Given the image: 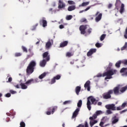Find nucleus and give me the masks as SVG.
<instances>
[{
	"mask_svg": "<svg viewBox=\"0 0 127 127\" xmlns=\"http://www.w3.org/2000/svg\"><path fill=\"white\" fill-rule=\"evenodd\" d=\"M126 90H127V86L123 87V85H121V88L120 89V91L121 93H125L126 92Z\"/></svg>",
	"mask_w": 127,
	"mask_h": 127,
	"instance_id": "19",
	"label": "nucleus"
},
{
	"mask_svg": "<svg viewBox=\"0 0 127 127\" xmlns=\"http://www.w3.org/2000/svg\"><path fill=\"white\" fill-rule=\"evenodd\" d=\"M77 107L78 108L74 111V112H80V109L82 107V100H80L78 101L77 103Z\"/></svg>",
	"mask_w": 127,
	"mask_h": 127,
	"instance_id": "15",
	"label": "nucleus"
},
{
	"mask_svg": "<svg viewBox=\"0 0 127 127\" xmlns=\"http://www.w3.org/2000/svg\"><path fill=\"white\" fill-rule=\"evenodd\" d=\"M112 95H113V90H109L102 94V98L104 100H109L112 99Z\"/></svg>",
	"mask_w": 127,
	"mask_h": 127,
	"instance_id": "5",
	"label": "nucleus"
},
{
	"mask_svg": "<svg viewBox=\"0 0 127 127\" xmlns=\"http://www.w3.org/2000/svg\"><path fill=\"white\" fill-rule=\"evenodd\" d=\"M121 64H122V62L121 61H118L116 64H115L116 67H117V68H120L121 67Z\"/></svg>",
	"mask_w": 127,
	"mask_h": 127,
	"instance_id": "33",
	"label": "nucleus"
},
{
	"mask_svg": "<svg viewBox=\"0 0 127 127\" xmlns=\"http://www.w3.org/2000/svg\"><path fill=\"white\" fill-rule=\"evenodd\" d=\"M39 82V80H38V78H31L30 79L28 80L25 84L27 85V86H28L29 85H31L32 84H34V83H38Z\"/></svg>",
	"mask_w": 127,
	"mask_h": 127,
	"instance_id": "7",
	"label": "nucleus"
},
{
	"mask_svg": "<svg viewBox=\"0 0 127 127\" xmlns=\"http://www.w3.org/2000/svg\"><path fill=\"white\" fill-rule=\"evenodd\" d=\"M69 104H71V101L70 100L65 101L63 103V105H68Z\"/></svg>",
	"mask_w": 127,
	"mask_h": 127,
	"instance_id": "41",
	"label": "nucleus"
},
{
	"mask_svg": "<svg viewBox=\"0 0 127 127\" xmlns=\"http://www.w3.org/2000/svg\"><path fill=\"white\" fill-rule=\"evenodd\" d=\"M106 36H107V35L103 34H102L100 38V41H103V40H104V39H105V38H106Z\"/></svg>",
	"mask_w": 127,
	"mask_h": 127,
	"instance_id": "31",
	"label": "nucleus"
},
{
	"mask_svg": "<svg viewBox=\"0 0 127 127\" xmlns=\"http://www.w3.org/2000/svg\"><path fill=\"white\" fill-rule=\"evenodd\" d=\"M127 42H126L124 46L121 48V50H122L123 51V50H126V49H127Z\"/></svg>",
	"mask_w": 127,
	"mask_h": 127,
	"instance_id": "36",
	"label": "nucleus"
},
{
	"mask_svg": "<svg viewBox=\"0 0 127 127\" xmlns=\"http://www.w3.org/2000/svg\"><path fill=\"white\" fill-rule=\"evenodd\" d=\"M68 45V41H64L60 44V47L61 48H63V47H65Z\"/></svg>",
	"mask_w": 127,
	"mask_h": 127,
	"instance_id": "17",
	"label": "nucleus"
},
{
	"mask_svg": "<svg viewBox=\"0 0 127 127\" xmlns=\"http://www.w3.org/2000/svg\"><path fill=\"white\" fill-rule=\"evenodd\" d=\"M95 16H96L95 18L96 22H99L100 20L102 19V16H103V14L102 13H100V12L97 11L95 14Z\"/></svg>",
	"mask_w": 127,
	"mask_h": 127,
	"instance_id": "8",
	"label": "nucleus"
},
{
	"mask_svg": "<svg viewBox=\"0 0 127 127\" xmlns=\"http://www.w3.org/2000/svg\"><path fill=\"white\" fill-rule=\"evenodd\" d=\"M46 115H51V112H47Z\"/></svg>",
	"mask_w": 127,
	"mask_h": 127,
	"instance_id": "62",
	"label": "nucleus"
},
{
	"mask_svg": "<svg viewBox=\"0 0 127 127\" xmlns=\"http://www.w3.org/2000/svg\"><path fill=\"white\" fill-rule=\"evenodd\" d=\"M78 112H74L72 114V119H75L77 116H78Z\"/></svg>",
	"mask_w": 127,
	"mask_h": 127,
	"instance_id": "34",
	"label": "nucleus"
},
{
	"mask_svg": "<svg viewBox=\"0 0 127 127\" xmlns=\"http://www.w3.org/2000/svg\"><path fill=\"white\" fill-rule=\"evenodd\" d=\"M90 8H91V6H89L87 7L84 10V11H87L89 10V9H90Z\"/></svg>",
	"mask_w": 127,
	"mask_h": 127,
	"instance_id": "55",
	"label": "nucleus"
},
{
	"mask_svg": "<svg viewBox=\"0 0 127 127\" xmlns=\"http://www.w3.org/2000/svg\"><path fill=\"white\" fill-rule=\"evenodd\" d=\"M59 28H60V29H63V28H64V25H60L59 26Z\"/></svg>",
	"mask_w": 127,
	"mask_h": 127,
	"instance_id": "54",
	"label": "nucleus"
},
{
	"mask_svg": "<svg viewBox=\"0 0 127 127\" xmlns=\"http://www.w3.org/2000/svg\"><path fill=\"white\" fill-rule=\"evenodd\" d=\"M86 29H87V25H82L80 26L79 30L81 34H85Z\"/></svg>",
	"mask_w": 127,
	"mask_h": 127,
	"instance_id": "10",
	"label": "nucleus"
},
{
	"mask_svg": "<svg viewBox=\"0 0 127 127\" xmlns=\"http://www.w3.org/2000/svg\"><path fill=\"white\" fill-rule=\"evenodd\" d=\"M8 82H11L12 81V77H9L8 79Z\"/></svg>",
	"mask_w": 127,
	"mask_h": 127,
	"instance_id": "59",
	"label": "nucleus"
},
{
	"mask_svg": "<svg viewBox=\"0 0 127 127\" xmlns=\"http://www.w3.org/2000/svg\"><path fill=\"white\" fill-rule=\"evenodd\" d=\"M66 57H71L72 56H73V54H72L70 52H67L66 54Z\"/></svg>",
	"mask_w": 127,
	"mask_h": 127,
	"instance_id": "39",
	"label": "nucleus"
},
{
	"mask_svg": "<svg viewBox=\"0 0 127 127\" xmlns=\"http://www.w3.org/2000/svg\"><path fill=\"white\" fill-rule=\"evenodd\" d=\"M38 26V23H37L35 24V25L33 26V28L32 29V30H35L36 29V27Z\"/></svg>",
	"mask_w": 127,
	"mask_h": 127,
	"instance_id": "45",
	"label": "nucleus"
},
{
	"mask_svg": "<svg viewBox=\"0 0 127 127\" xmlns=\"http://www.w3.org/2000/svg\"><path fill=\"white\" fill-rule=\"evenodd\" d=\"M58 110V107L57 106H54L51 107L49 108V112H56Z\"/></svg>",
	"mask_w": 127,
	"mask_h": 127,
	"instance_id": "18",
	"label": "nucleus"
},
{
	"mask_svg": "<svg viewBox=\"0 0 127 127\" xmlns=\"http://www.w3.org/2000/svg\"><path fill=\"white\" fill-rule=\"evenodd\" d=\"M20 86H21V88L23 90H25V89H27V85H26L25 84V83H21L20 84Z\"/></svg>",
	"mask_w": 127,
	"mask_h": 127,
	"instance_id": "26",
	"label": "nucleus"
},
{
	"mask_svg": "<svg viewBox=\"0 0 127 127\" xmlns=\"http://www.w3.org/2000/svg\"><path fill=\"white\" fill-rule=\"evenodd\" d=\"M97 77H102V74L99 73V74H97Z\"/></svg>",
	"mask_w": 127,
	"mask_h": 127,
	"instance_id": "63",
	"label": "nucleus"
},
{
	"mask_svg": "<svg viewBox=\"0 0 127 127\" xmlns=\"http://www.w3.org/2000/svg\"><path fill=\"white\" fill-rule=\"evenodd\" d=\"M10 96H11V94H10V93H7L5 95V97H6V98H9V97H10Z\"/></svg>",
	"mask_w": 127,
	"mask_h": 127,
	"instance_id": "53",
	"label": "nucleus"
},
{
	"mask_svg": "<svg viewBox=\"0 0 127 127\" xmlns=\"http://www.w3.org/2000/svg\"><path fill=\"white\" fill-rule=\"evenodd\" d=\"M101 112H97L96 113V114H94L93 115V119H97V117H98V116H99V115H100V114H101Z\"/></svg>",
	"mask_w": 127,
	"mask_h": 127,
	"instance_id": "32",
	"label": "nucleus"
},
{
	"mask_svg": "<svg viewBox=\"0 0 127 127\" xmlns=\"http://www.w3.org/2000/svg\"><path fill=\"white\" fill-rule=\"evenodd\" d=\"M14 87L15 88H17V89H19V84H17L16 85H14Z\"/></svg>",
	"mask_w": 127,
	"mask_h": 127,
	"instance_id": "58",
	"label": "nucleus"
},
{
	"mask_svg": "<svg viewBox=\"0 0 127 127\" xmlns=\"http://www.w3.org/2000/svg\"><path fill=\"white\" fill-rule=\"evenodd\" d=\"M124 11H125V4H124V3H122L120 10V12L122 14Z\"/></svg>",
	"mask_w": 127,
	"mask_h": 127,
	"instance_id": "22",
	"label": "nucleus"
},
{
	"mask_svg": "<svg viewBox=\"0 0 127 127\" xmlns=\"http://www.w3.org/2000/svg\"><path fill=\"white\" fill-rule=\"evenodd\" d=\"M95 46H96V47H97V48H100V47H102V44L99 43H97L95 44Z\"/></svg>",
	"mask_w": 127,
	"mask_h": 127,
	"instance_id": "42",
	"label": "nucleus"
},
{
	"mask_svg": "<svg viewBox=\"0 0 127 127\" xmlns=\"http://www.w3.org/2000/svg\"><path fill=\"white\" fill-rule=\"evenodd\" d=\"M113 121H112V125H114V124H116V123H118L119 122V119L117 118L116 116H114L113 118Z\"/></svg>",
	"mask_w": 127,
	"mask_h": 127,
	"instance_id": "23",
	"label": "nucleus"
},
{
	"mask_svg": "<svg viewBox=\"0 0 127 127\" xmlns=\"http://www.w3.org/2000/svg\"><path fill=\"white\" fill-rule=\"evenodd\" d=\"M90 127H93V126H94V125H95V123L93 121H90Z\"/></svg>",
	"mask_w": 127,
	"mask_h": 127,
	"instance_id": "48",
	"label": "nucleus"
},
{
	"mask_svg": "<svg viewBox=\"0 0 127 127\" xmlns=\"http://www.w3.org/2000/svg\"><path fill=\"white\" fill-rule=\"evenodd\" d=\"M127 71V67H123L120 70V73H125Z\"/></svg>",
	"mask_w": 127,
	"mask_h": 127,
	"instance_id": "35",
	"label": "nucleus"
},
{
	"mask_svg": "<svg viewBox=\"0 0 127 127\" xmlns=\"http://www.w3.org/2000/svg\"><path fill=\"white\" fill-rule=\"evenodd\" d=\"M52 45V44L51 43V42H50V40H49L46 44V48L47 49H49V48H50V47H51Z\"/></svg>",
	"mask_w": 127,
	"mask_h": 127,
	"instance_id": "24",
	"label": "nucleus"
},
{
	"mask_svg": "<svg viewBox=\"0 0 127 127\" xmlns=\"http://www.w3.org/2000/svg\"><path fill=\"white\" fill-rule=\"evenodd\" d=\"M102 102H98V103H97V105H98V106H102Z\"/></svg>",
	"mask_w": 127,
	"mask_h": 127,
	"instance_id": "61",
	"label": "nucleus"
},
{
	"mask_svg": "<svg viewBox=\"0 0 127 127\" xmlns=\"http://www.w3.org/2000/svg\"><path fill=\"white\" fill-rule=\"evenodd\" d=\"M91 102L93 105H97L98 101H97L95 98H94L93 96H89L87 98V106L89 111H91V109L92 108L91 107Z\"/></svg>",
	"mask_w": 127,
	"mask_h": 127,
	"instance_id": "4",
	"label": "nucleus"
},
{
	"mask_svg": "<svg viewBox=\"0 0 127 127\" xmlns=\"http://www.w3.org/2000/svg\"><path fill=\"white\" fill-rule=\"evenodd\" d=\"M77 127H89L88 126V122L87 121H85V126L82 124H80Z\"/></svg>",
	"mask_w": 127,
	"mask_h": 127,
	"instance_id": "29",
	"label": "nucleus"
},
{
	"mask_svg": "<svg viewBox=\"0 0 127 127\" xmlns=\"http://www.w3.org/2000/svg\"><path fill=\"white\" fill-rule=\"evenodd\" d=\"M97 52V49H91L89 50V51L87 53V56L88 57H90L94 54V53H96Z\"/></svg>",
	"mask_w": 127,
	"mask_h": 127,
	"instance_id": "12",
	"label": "nucleus"
},
{
	"mask_svg": "<svg viewBox=\"0 0 127 127\" xmlns=\"http://www.w3.org/2000/svg\"><path fill=\"white\" fill-rule=\"evenodd\" d=\"M123 64L124 65H127V60H126L124 61Z\"/></svg>",
	"mask_w": 127,
	"mask_h": 127,
	"instance_id": "57",
	"label": "nucleus"
},
{
	"mask_svg": "<svg viewBox=\"0 0 127 127\" xmlns=\"http://www.w3.org/2000/svg\"><path fill=\"white\" fill-rule=\"evenodd\" d=\"M89 3H90L89 2H83L81 4L79 5V7H81V6H87V5H89Z\"/></svg>",
	"mask_w": 127,
	"mask_h": 127,
	"instance_id": "28",
	"label": "nucleus"
},
{
	"mask_svg": "<svg viewBox=\"0 0 127 127\" xmlns=\"http://www.w3.org/2000/svg\"><path fill=\"white\" fill-rule=\"evenodd\" d=\"M22 49L24 52H26V53H27V49H26L25 47L22 46Z\"/></svg>",
	"mask_w": 127,
	"mask_h": 127,
	"instance_id": "43",
	"label": "nucleus"
},
{
	"mask_svg": "<svg viewBox=\"0 0 127 127\" xmlns=\"http://www.w3.org/2000/svg\"><path fill=\"white\" fill-rule=\"evenodd\" d=\"M61 79V75L58 74L56 75V76L54 77L51 80V82L49 83V84H51V85H52L55 83H56V80H60Z\"/></svg>",
	"mask_w": 127,
	"mask_h": 127,
	"instance_id": "9",
	"label": "nucleus"
},
{
	"mask_svg": "<svg viewBox=\"0 0 127 127\" xmlns=\"http://www.w3.org/2000/svg\"><path fill=\"white\" fill-rule=\"evenodd\" d=\"M22 55V53H16L14 54L15 57H20Z\"/></svg>",
	"mask_w": 127,
	"mask_h": 127,
	"instance_id": "37",
	"label": "nucleus"
},
{
	"mask_svg": "<svg viewBox=\"0 0 127 127\" xmlns=\"http://www.w3.org/2000/svg\"><path fill=\"white\" fill-rule=\"evenodd\" d=\"M81 91V86H76L75 88V93L76 95H78L79 93H80Z\"/></svg>",
	"mask_w": 127,
	"mask_h": 127,
	"instance_id": "25",
	"label": "nucleus"
},
{
	"mask_svg": "<svg viewBox=\"0 0 127 127\" xmlns=\"http://www.w3.org/2000/svg\"><path fill=\"white\" fill-rule=\"evenodd\" d=\"M121 0H116V2L115 3V6L116 7H119L120 5H121Z\"/></svg>",
	"mask_w": 127,
	"mask_h": 127,
	"instance_id": "30",
	"label": "nucleus"
},
{
	"mask_svg": "<svg viewBox=\"0 0 127 127\" xmlns=\"http://www.w3.org/2000/svg\"><path fill=\"white\" fill-rule=\"evenodd\" d=\"M35 67H36V62L35 61H31L26 68V74L27 76L31 75L34 72Z\"/></svg>",
	"mask_w": 127,
	"mask_h": 127,
	"instance_id": "3",
	"label": "nucleus"
},
{
	"mask_svg": "<svg viewBox=\"0 0 127 127\" xmlns=\"http://www.w3.org/2000/svg\"><path fill=\"white\" fill-rule=\"evenodd\" d=\"M46 77V73L45 72L39 76V79H42Z\"/></svg>",
	"mask_w": 127,
	"mask_h": 127,
	"instance_id": "27",
	"label": "nucleus"
},
{
	"mask_svg": "<svg viewBox=\"0 0 127 127\" xmlns=\"http://www.w3.org/2000/svg\"><path fill=\"white\" fill-rule=\"evenodd\" d=\"M121 88H122V85L119 84L117 86L114 87L113 89H110V91H112L113 94H114L115 96H119L121 94L120 92Z\"/></svg>",
	"mask_w": 127,
	"mask_h": 127,
	"instance_id": "6",
	"label": "nucleus"
},
{
	"mask_svg": "<svg viewBox=\"0 0 127 127\" xmlns=\"http://www.w3.org/2000/svg\"><path fill=\"white\" fill-rule=\"evenodd\" d=\"M46 62H47V61L43 60L40 63V66H41V67H44L45 65H46Z\"/></svg>",
	"mask_w": 127,
	"mask_h": 127,
	"instance_id": "21",
	"label": "nucleus"
},
{
	"mask_svg": "<svg viewBox=\"0 0 127 127\" xmlns=\"http://www.w3.org/2000/svg\"><path fill=\"white\" fill-rule=\"evenodd\" d=\"M122 76H126L127 77V71H126V72L123 73L122 74Z\"/></svg>",
	"mask_w": 127,
	"mask_h": 127,
	"instance_id": "56",
	"label": "nucleus"
},
{
	"mask_svg": "<svg viewBox=\"0 0 127 127\" xmlns=\"http://www.w3.org/2000/svg\"><path fill=\"white\" fill-rule=\"evenodd\" d=\"M65 6H66V5L65 4V3L63 2V1L61 0H59V3H58V8L59 9H61L62 8H65Z\"/></svg>",
	"mask_w": 127,
	"mask_h": 127,
	"instance_id": "13",
	"label": "nucleus"
},
{
	"mask_svg": "<svg viewBox=\"0 0 127 127\" xmlns=\"http://www.w3.org/2000/svg\"><path fill=\"white\" fill-rule=\"evenodd\" d=\"M112 66H113V63H110L108 66L107 67V71L104 72L102 74L103 77H106L105 78V80H108L109 79H112L113 75H115L117 73V70L112 69Z\"/></svg>",
	"mask_w": 127,
	"mask_h": 127,
	"instance_id": "1",
	"label": "nucleus"
},
{
	"mask_svg": "<svg viewBox=\"0 0 127 127\" xmlns=\"http://www.w3.org/2000/svg\"><path fill=\"white\" fill-rule=\"evenodd\" d=\"M90 85H91V81H90V80L87 81L84 84V88L87 89L88 92H90L91 90V87L90 86Z\"/></svg>",
	"mask_w": 127,
	"mask_h": 127,
	"instance_id": "14",
	"label": "nucleus"
},
{
	"mask_svg": "<svg viewBox=\"0 0 127 127\" xmlns=\"http://www.w3.org/2000/svg\"><path fill=\"white\" fill-rule=\"evenodd\" d=\"M32 56H33V54H32L31 55H28L27 56V59H29V58L32 57Z\"/></svg>",
	"mask_w": 127,
	"mask_h": 127,
	"instance_id": "51",
	"label": "nucleus"
},
{
	"mask_svg": "<svg viewBox=\"0 0 127 127\" xmlns=\"http://www.w3.org/2000/svg\"><path fill=\"white\" fill-rule=\"evenodd\" d=\"M112 6H113V4L112 3H109L108 5V8H111Z\"/></svg>",
	"mask_w": 127,
	"mask_h": 127,
	"instance_id": "52",
	"label": "nucleus"
},
{
	"mask_svg": "<svg viewBox=\"0 0 127 127\" xmlns=\"http://www.w3.org/2000/svg\"><path fill=\"white\" fill-rule=\"evenodd\" d=\"M107 120V121H109V118H107V117H103V118H102V120Z\"/></svg>",
	"mask_w": 127,
	"mask_h": 127,
	"instance_id": "60",
	"label": "nucleus"
},
{
	"mask_svg": "<svg viewBox=\"0 0 127 127\" xmlns=\"http://www.w3.org/2000/svg\"><path fill=\"white\" fill-rule=\"evenodd\" d=\"M87 33H88L89 34H91V33H92V28H89L87 29Z\"/></svg>",
	"mask_w": 127,
	"mask_h": 127,
	"instance_id": "49",
	"label": "nucleus"
},
{
	"mask_svg": "<svg viewBox=\"0 0 127 127\" xmlns=\"http://www.w3.org/2000/svg\"><path fill=\"white\" fill-rule=\"evenodd\" d=\"M72 18H73V16H72L71 15H67L66 17V20H71V19H72Z\"/></svg>",
	"mask_w": 127,
	"mask_h": 127,
	"instance_id": "38",
	"label": "nucleus"
},
{
	"mask_svg": "<svg viewBox=\"0 0 127 127\" xmlns=\"http://www.w3.org/2000/svg\"><path fill=\"white\" fill-rule=\"evenodd\" d=\"M43 58L46 61H49L50 60V55L48 52H46L43 54Z\"/></svg>",
	"mask_w": 127,
	"mask_h": 127,
	"instance_id": "11",
	"label": "nucleus"
},
{
	"mask_svg": "<svg viewBox=\"0 0 127 127\" xmlns=\"http://www.w3.org/2000/svg\"><path fill=\"white\" fill-rule=\"evenodd\" d=\"M105 123H104L103 122H101L99 124V126L101 127H105V126H104Z\"/></svg>",
	"mask_w": 127,
	"mask_h": 127,
	"instance_id": "46",
	"label": "nucleus"
},
{
	"mask_svg": "<svg viewBox=\"0 0 127 127\" xmlns=\"http://www.w3.org/2000/svg\"><path fill=\"white\" fill-rule=\"evenodd\" d=\"M88 22V21H87V19L86 18H82L81 20V22Z\"/></svg>",
	"mask_w": 127,
	"mask_h": 127,
	"instance_id": "50",
	"label": "nucleus"
},
{
	"mask_svg": "<svg viewBox=\"0 0 127 127\" xmlns=\"http://www.w3.org/2000/svg\"><path fill=\"white\" fill-rule=\"evenodd\" d=\"M10 93L11 94H12V95H13L14 94H16V91H14V90H10L9 91Z\"/></svg>",
	"mask_w": 127,
	"mask_h": 127,
	"instance_id": "47",
	"label": "nucleus"
},
{
	"mask_svg": "<svg viewBox=\"0 0 127 127\" xmlns=\"http://www.w3.org/2000/svg\"><path fill=\"white\" fill-rule=\"evenodd\" d=\"M7 116L9 117H13V112H9L6 113Z\"/></svg>",
	"mask_w": 127,
	"mask_h": 127,
	"instance_id": "40",
	"label": "nucleus"
},
{
	"mask_svg": "<svg viewBox=\"0 0 127 127\" xmlns=\"http://www.w3.org/2000/svg\"><path fill=\"white\" fill-rule=\"evenodd\" d=\"M39 22L40 24H42L43 27H45L46 26H47V21H46V20L43 19L42 20H40Z\"/></svg>",
	"mask_w": 127,
	"mask_h": 127,
	"instance_id": "16",
	"label": "nucleus"
},
{
	"mask_svg": "<svg viewBox=\"0 0 127 127\" xmlns=\"http://www.w3.org/2000/svg\"><path fill=\"white\" fill-rule=\"evenodd\" d=\"M127 107V103L125 102L122 104V106H120L119 107H116V105L114 104H107L105 106L106 109L108 110H107V112H111V111H122V110H124L125 108Z\"/></svg>",
	"mask_w": 127,
	"mask_h": 127,
	"instance_id": "2",
	"label": "nucleus"
},
{
	"mask_svg": "<svg viewBox=\"0 0 127 127\" xmlns=\"http://www.w3.org/2000/svg\"><path fill=\"white\" fill-rule=\"evenodd\" d=\"M67 2L68 4H75V2H74V1L72 0H68Z\"/></svg>",
	"mask_w": 127,
	"mask_h": 127,
	"instance_id": "44",
	"label": "nucleus"
},
{
	"mask_svg": "<svg viewBox=\"0 0 127 127\" xmlns=\"http://www.w3.org/2000/svg\"><path fill=\"white\" fill-rule=\"evenodd\" d=\"M124 37L126 38V39H127V34H126L124 35Z\"/></svg>",
	"mask_w": 127,
	"mask_h": 127,
	"instance_id": "64",
	"label": "nucleus"
},
{
	"mask_svg": "<svg viewBox=\"0 0 127 127\" xmlns=\"http://www.w3.org/2000/svg\"><path fill=\"white\" fill-rule=\"evenodd\" d=\"M76 9V5H71L69 6L67 8V10L68 11H72V10H75Z\"/></svg>",
	"mask_w": 127,
	"mask_h": 127,
	"instance_id": "20",
	"label": "nucleus"
}]
</instances>
